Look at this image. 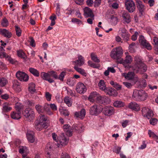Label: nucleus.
Listing matches in <instances>:
<instances>
[{"label": "nucleus", "mask_w": 158, "mask_h": 158, "mask_svg": "<svg viewBox=\"0 0 158 158\" xmlns=\"http://www.w3.org/2000/svg\"><path fill=\"white\" fill-rule=\"evenodd\" d=\"M147 94L142 89H135L133 90L132 98L135 101H144L147 98Z\"/></svg>", "instance_id": "nucleus-2"}, {"label": "nucleus", "mask_w": 158, "mask_h": 158, "mask_svg": "<svg viewBox=\"0 0 158 158\" xmlns=\"http://www.w3.org/2000/svg\"><path fill=\"white\" fill-rule=\"evenodd\" d=\"M157 121V120L156 119L152 118L150 120V123L153 125H154L156 124Z\"/></svg>", "instance_id": "nucleus-60"}, {"label": "nucleus", "mask_w": 158, "mask_h": 158, "mask_svg": "<svg viewBox=\"0 0 158 158\" xmlns=\"http://www.w3.org/2000/svg\"><path fill=\"white\" fill-rule=\"evenodd\" d=\"M47 123L45 122H39L37 120L35 123V127L38 131H40L44 128H47Z\"/></svg>", "instance_id": "nucleus-13"}, {"label": "nucleus", "mask_w": 158, "mask_h": 158, "mask_svg": "<svg viewBox=\"0 0 158 158\" xmlns=\"http://www.w3.org/2000/svg\"><path fill=\"white\" fill-rule=\"evenodd\" d=\"M60 111L61 114L64 116H68L69 114V111L66 110L60 109Z\"/></svg>", "instance_id": "nucleus-57"}, {"label": "nucleus", "mask_w": 158, "mask_h": 158, "mask_svg": "<svg viewBox=\"0 0 158 158\" xmlns=\"http://www.w3.org/2000/svg\"><path fill=\"white\" fill-rule=\"evenodd\" d=\"M132 60L133 59L131 56L130 55H128L126 56L125 60L121 59L119 63L122 64L125 68H129L128 64H131Z\"/></svg>", "instance_id": "nucleus-9"}, {"label": "nucleus", "mask_w": 158, "mask_h": 158, "mask_svg": "<svg viewBox=\"0 0 158 158\" xmlns=\"http://www.w3.org/2000/svg\"><path fill=\"white\" fill-rule=\"evenodd\" d=\"M34 133L32 131L28 130L27 133V136L28 140L30 143H33L35 141Z\"/></svg>", "instance_id": "nucleus-20"}, {"label": "nucleus", "mask_w": 158, "mask_h": 158, "mask_svg": "<svg viewBox=\"0 0 158 158\" xmlns=\"http://www.w3.org/2000/svg\"><path fill=\"white\" fill-rule=\"evenodd\" d=\"M2 25L4 27H6L8 26V21L6 18H4L2 19Z\"/></svg>", "instance_id": "nucleus-51"}, {"label": "nucleus", "mask_w": 158, "mask_h": 158, "mask_svg": "<svg viewBox=\"0 0 158 158\" xmlns=\"http://www.w3.org/2000/svg\"><path fill=\"white\" fill-rule=\"evenodd\" d=\"M135 45V44L134 42L132 43L131 44L129 45V49L131 52H135V51L134 48Z\"/></svg>", "instance_id": "nucleus-52"}, {"label": "nucleus", "mask_w": 158, "mask_h": 158, "mask_svg": "<svg viewBox=\"0 0 158 158\" xmlns=\"http://www.w3.org/2000/svg\"><path fill=\"white\" fill-rule=\"evenodd\" d=\"M2 111L4 113L10 111L12 108L10 106L8 103L5 102L2 105Z\"/></svg>", "instance_id": "nucleus-25"}, {"label": "nucleus", "mask_w": 158, "mask_h": 158, "mask_svg": "<svg viewBox=\"0 0 158 158\" xmlns=\"http://www.w3.org/2000/svg\"><path fill=\"white\" fill-rule=\"evenodd\" d=\"M113 106L116 107H121L124 106V103L123 102L120 101H115L113 104Z\"/></svg>", "instance_id": "nucleus-33"}, {"label": "nucleus", "mask_w": 158, "mask_h": 158, "mask_svg": "<svg viewBox=\"0 0 158 158\" xmlns=\"http://www.w3.org/2000/svg\"><path fill=\"white\" fill-rule=\"evenodd\" d=\"M76 90L77 93L82 94L84 93L86 91L85 86L81 82L78 83L76 86Z\"/></svg>", "instance_id": "nucleus-12"}, {"label": "nucleus", "mask_w": 158, "mask_h": 158, "mask_svg": "<svg viewBox=\"0 0 158 158\" xmlns=\"http://www.w3.org/2000/svg\"><path fill=\"white\" fill-rule=\"evenodd\" d=\"M110 21L113 25H115L118 22V19L117 17L112 16L110 18Z\"/></svg>", "instance_id": "nucleus-49"}, {"label": "nucleus", "mask_w": 158, "mask_h": 158, "mask_svg": "<svg viewBox=\"0 0 158 158\" xmlns=\"http://www.w3.org/2000/svg\"><path fill=\"white\" fill-rule=\"evenodd\" d=\"M121 36L124 40L127 41L129 39L130 35L128 32H127L123 34H121Z\"/></svg>", "instance_id": "nucleus-45"}, {"label": "nucleus", "mask_w": 158, "mask_h": 158, "mask_svg": "<svg viewBox=\"0 0 158 158\" xmlns=\"http://www.w3.org/2000/svg\"><path fill=\"white\" fill-rule=\"evenodd\" d=\"M124 85L128 88H130L132 86V85L130 83L127 82H123V83Z\"/></svg>", "instance_id": "nucleus-63"}, {"label": "nucleus", "mask_w": 158, "mask_h": 158, "mask_svg": "<svg viewBox=\"0 0 158 158\" xmlns=\"http://www.w3.org/2000/svg\"><path fill=\"white\" fill-rule=\"evenodd\" d=\"M85 110L84 109H82L80 111L75 112L74 115L77 118H79L81 119H83L85 117Z\"/></svg>", "instance_id": "nucleus-23"}, {"label": "nucleus", "mask_w": 158, "mask_h": 158, "mask_svg": "<svg viewBox=\"0 0 158 158\" xmlns=\"http://www.w3.org/2000/svg\"><path fill=\"white\" fill-rule=\"evenodd\" d=\"M153 115L152 111L149 109L148 112L145 117H146L148 119H149Z\"/></svg>", "instance_id": "nucleus-55"}, {"label": "nucleus", "mask_w": 158, "mask_h": 158, "mask_svg": "<svg viewBox=\"0 0 158 158\" xmlns=\"http://www.w3.org/2000/svg\"><path fill=\"white\" fill-rule=\"evenodd\" d=\"M149 109L148 108L146 107H143L142 110V112L143 115L144 117H145L146 114L148 111Z\"/></svg>", "instance_id": "nucleus-54"}, {"label": "nucleus", "mask_w": 158, "mask_h": 158, "mask_svg": "<svg viewBox=\"0 0 158 158\" xmlns=\"http://www.w3.org/2000/svg\"><path fill=\"white\" fill-rule=\"evenodd\" d=\"M0 34L7 38H10L12 35L11 33L6 29H0Z\"/></svg>", "instance_id": "nucleus-24"}, {"label": "nucleus", "mask_w": 158, "mask_h": 158, "mask_svg": "<svg viewBox=\"0 0 158 158\" xmlns=\"http://www.w3.org/2000/svg\"><path fill=\"white\" fill-rule=\"evenodd\" d=\"M29 70L31 73L35 77H38L40 76V72L36 69L33 68H30Z\"/></svg>", "instance_id": "nucleus-29"}, {"label": "nucleus", "mask_w": 158, "mask_h": 158, "mask_svg": "<svg viewBox=\"0 0 158 158\" xmlns=\"http://www.w3.org/2000/svg\"><path fill=\"white\" fill-rule=\"evenodd\" d=\"M97 103L106 105L109 104L110 102V99L106 96H99L97 97Z\"/></svg>", "instance_id": "nucleus-7"}, {"label": "nucleus", "mask_w": 158, "mask_h": 158, "mask_svg": "<svg viewBox=\"0 0 158 158\" xmlns=\"http://www.w3.org/2000/svg\"><path fill=\"white\" fill-rule=\"evenodd\" d=\"M23 106L19 102H17L15 106V108L17 111L21 112L22 109L23 108Z\"/></svg>", "instance_id": "nucleus-42"}, {"label": "nucleus", "mask_w": 158, "mask_h": 158, "mask_svg": "<svg viewBox=\"0 0 158 158\" xmlns=\"http://www.w3.org/2000/svg\"><path fill=\"white\" fill-rule=\"evenodd\" d=\"M139 43L148 50H150L152 49V46L151 45L147 42L143 36L142 35L139 36Z\"/></svg>", "instance_id": "nucleus-10"}, {"label": "nucleus", "mask_w": 158, "mask_h": 158, "mask_svg": "<svg viewBox=\"0 0 158 158\" xmlns=\"http://www.w3.org/2000/svg\"><path fill=\"white\" fill-rule=\"evenodd\" d=\"M39 115L40 117L39 122H45L47 120V118L46 116L44 115H42L41 114Z\"/></svg>", "instance_id": "nucleus-53"}, {"label": "nucleus", "mask_w": 158, "mask_h": 158, "mask_svg": "<svg viewBox=\"0 0 158 158\" xmlns=\"http://www.w3.org/2000/svg\"><path fill=\"white\" fill-rule=\"evenodd\" d=\"M153 42L155 46H158V38L156 36L153 38Z\"/></svg>", "instance_id": "nucleus-64"}, {"label": "nucleus", "mask_w": 158, "mask_h": 158, "mask_svg": "<svg viewBox=\"0 0 158 158\" xmlns=\"http://www.w3.org/2000/svg\"><path fill=\"white\" fill-rule=\"evenodd\" d=\"M41 76L42 78L46 80H47L50 77L48 73H46L42 72L41 73Z\"/></svg>", "instance_id": "nucleus-47"}, {"label": "nucleus", "mask_w": 158, "mask_h": 158, "mask_svg": "<svg viewBox=\"0 0 158 158\" xmlns=\"http://www.w3.org/2000/svg\"><path fill=\"white\" fill-rule=\"evenodd\" d=\"M84 15L85 18L90 17L93 18L94 15L92 10L89 8L86 7L83 9Z\"/></svg>", "instance_id": "nucleus-14"}, {"label": "nucleus", "mask_w": 158, "mask_h": 158, "mask_svg": "<svg viewBox=\"0 0 158 158\" xmlns=\"http://www.w3.org/2000/svg\"><path fill=\"white\" fill-rule=\"evenodd\" d=\"M122 76L127 79L134 81L135 82H136L139 80L138 77L137 76L135 77L134 73L133 72H129L127 73H123Z\"/></svg>", "instance_id": "nucleus-5"}, {"label": "nucleus", "mask_w": 158, "mask_h": 158, "mask_svg": "<svg viewBox=\"0 0 158 158\" xmlns=\"http://www.w3.org/2000/svg\"><path fill=\"white\" fill-rule=\"evenodd\" d=\"M84 127L81 124H79L77 126L74 127V128L73 129V130H75L78 132H81L84 130Z\"/></svg>", "instance_id": "nucleus-36"}, {"label": "nucleus", "mask_w": 158, "mask_h": 158, "mask_svg": "<svg viewBox=\"0 0 158 158\" xmlns=\"http://www.w3.org/2000/svg\"><path fill=\"white\" fill-rule=\"evenodd\" d=\"M17 54L18 56L19 57L23 59H26L27 56L25 55V53L23 52L22 50H19L17 51Z\"/></svg>", "instance_id": "nucleus-44"}, {"label": "nucleus", "mask_w": 158, "mask_h": 158, "mask_svg": "<svg viewBox=\"0 0 158 158\" xmlns=\"http://www.w3.org/2000/svg\"><path fill=\"white\" fill-rule=\"evenodd\" d=\"M24 118L26 120L31 121L35 116V112L33 110L30 108H27L23 113Z\"/></svg>", "instance_id": "nucleus-4"}, {"label": "nucleus", "mask_w": 158, "mask_h": 158, "mask_svg": "<svg viewBox=\"0 0 158 158\" xmlns=\"http://www.w3.org/2000/svg\"><path fill=\"white\" fill-rule=\"evenodd\" d=\"M102 112L106 116H110L114 112V107L110 106H106L102 109Z\"/></svg>", "instance_id": "nucleus-11"}, {"label": "nucleus", "mask_w": 158, "mask_h": 158, "mask_svg": "<svg viewBox=\"0 0 158 158\" xmlns=\"http://www.w3.org/2000/svg\"><path fill=\"white\" fill-rule=\"evenodd\" d=\"M13 89L16 91L19 92L21 90V86L18 82H14L13 85Z\"/></svg>", "instance_id": "nucleus-34"}, {"label": "nucleus", "mask_w": 158, "mask_h": 158, "mask_svg": "<svg viewBox=\"0 0 158 158\" xmlns=\"http://www.w3.org/2000/svg\"><path fill=\"white\" fill-rule=\"evenodd\" d=\"M28 90L31 94L34 93L36 90L35 84L33 83L29 84V85Z\"/></svg>", "instance_id": "nucleus-32"}, {"label": "nucleus", "mask_w": 158, "mask_h": 158, "mask_svg": "<svg viewBox=\"0 0 158 158\" xmlns=\"http://www.w3.org/2000/svg\"><path fill=\"white\" fill-rule=\"evenodd\" d=\"M101 111L98 108L97 106L94 105L91 106L89 110L90 113L92 115H97L100 113Z\"/></svg>", "instance_id": "nucleus-18"}, {"label": "nucleus", "mask_w": 158, "mask_h": 158, "mask_svg": "<svg viewBox=\"0 0 158 158\" xmlns=\"http://www.w3.org/2000/svg\"><path fill=\"white\" fill-rule=\"evenodd\" d=\"M15 27L16 35L19 37L20 36L21 34V30L20 28L18 26H15Z\"/></svg>", "instance_id": "nucleus-50"}, {"label": "nucleus", "mask_w": 158, "mask_h": 158, "mask_svg": "<svg viewBox=\"0 0 158 158\" xmlns=\"http://www.w3.org/2000/svg\"><path fill=\"white\" fill-rule=\"evenodd\" d=\"M148 133L150 137H152L156 140H158V136L156 135L153 132L149 130Z\"/></svg>", "instance_id": "nucleus-40"}, {"label": "nucleus", "mask_w": 158, "mask_h": 158, "mask_svg": "<svg viewBox=\"0 0 158 158\" xmlns=\"http://www.w3.org/2000/svg\"><path fill=\"white\" fill-rule=\"evenodd\" d=\"M97 93L96 92H93L91 93L88 98V100L92 102H94L95 98H97Z\"/></svg>", "instance_id": "nucleus-31"}, {"label": "nucleus", "mask_w": 158, "mask_h": 158, "mask_svg": "<svg viewBox=\"0 0 158 158\" xmlns=\"http://www.w3.org/2000/svg\"><path fill=\"white\" fill-rule=\"evenodd\" d=\"M17 78L21 81H28L29 77L25 73L18 71L16 73Z\"/></svg>", "instance_id": "nucleus-6"}, {"label": "nucleus", "mask_w": 158, "mask_h": 158, "mask_svg": "<svg viewBox=\"0 0 158 158\" xmlns=\"http://www.w3.org/2000/svg\"><path fill=\"white\" fill-rule=\"evenodd\" d=\"M104 91L107 94L111 96H115L118 94L117 92L112 88H107Z\"/></svg>", "instance_id": "nucleus-17"}, {"label": "nucleus", "mask_w": 158, "mask_h": 158, "mask_svg": "<svg viewBox=\"0 0 158 158\" xmlns=\"http://www.w3.org/2000/svg\"><path fill=\"white\" fill-rule=\"evenodd\" d=\"M61 158H70V157L67 153L64 152L61 154Z\"/></svg>", "instance_id": "nucleus-62"}, {"label": "nucleus", "mask_w": 158, "mask_h": 158, "mask_svg": "<svg viewBox=\"0 0 158 158\" xmlns=\"http://www.w3.org/2000/svg\"><path fill=\"white\" fill-rule=\"evenodd\" d=\"M129 108L135 111H138L140 110L139 105L135 102H132L130 103L128 105Z\"/></svg>", "instance_id": "nucleus-21"}, {"label": "nucleus", "mask_w": 158, "mask_h": 158, "mask_svg": "<svg viewBox=\"0 0 158 158\" xmlns=\"http://www.w3.org/2000/svg\"><path fill=\"white\" fill-rule=\"evenodd\" d=\"M35 108L36 111L40 114L44 113L43 106L39 104H37L35 106Z\"/></svg>", "instance_id": "nucleus-38"}, {"label": "nucleus", "mask_w": 158, "mask_h": 158, "mask_svg": "<svg viewBox=\"0 0 158 158\" xmlns=\"http://www.w3.org/2000/svg\"><path fill=\"white\" fill-rule=\"evenodd\" d=\"M49 74V75L50 77H52L55 78H57L58 77V76L56 73L54 71H52L49 72H48Z\"/></svg>", "instance_id": "nucleus-56"}, {"label": "nucleus", "mask_w": 158, "mask_h": 158, "mask_svg": "<svg viewBox=\"0 0 158 158\" xmlns=\"http://www.w3.org/2000/svg\"><path fill=\"white\" fill-rule=\"evenodd\" d=\"M138 33L137 31H135V33L131 36V39L133 41H135L137 39V36L138 35Z\"/></svg>", "instance_id": "nucleus-61"}, {"label": "nucleus", "mask_w": 158, "mask_h": 158, "mask_svg": "<svg viewBox=\"0 0 158 158\" xmlns=\"http://www.w3.org/2000/svg\"><path fill=\"white\" fill-rule=\"evenodd\" d=\"M123 54V50L120 46L116 47L112 49L110 53L111 57L115 60L120 59Z\"/></svg>", "instance_id": "nucleus-3"}, {"label": "nucleus", "mask_w": 158, "mask_h": 158, "mask_svg": "<svg viewBox=\"0 0 158 158\" xmlns=\"http://www.w3.org/2000/svg\"><path fill=\"white\" fill-rule=\"evenodd\" d=\"M64 102L69 107L71 106L72 105V101L71 98L69 97H65L64 98Z\"/></svg>", "instance_id": "nucleus-43"}, {"label": "nucleus", "mask_w": 158, "mask_h": 158, "mask_svg": "<svg viewBox=\"0 0 158 158\" xmlns=\"http://www.w3.org/2000/svg\"><path fill=\"white\" fill-rule=\"evenodd\" d=\"M63 128L64 131L66 132L67 135L69 136H72L73 129L68 124L64 125Z\"/></svg>", "instance_id": "nucleus-19"}, {"label": "nucleus", "mask_w": 158, "mask_h": 158, "mask_svg": "<svg viewBox=\"0 0 158 158\" xmlns=\"http://www.w3.org/2000/svg\"><path fill=\"white\" fill-rule=\"evenodd\" d=\"M137 6L139 12L141 14L144 11V5L143 4L142 2L140 1H137L136 2Z\"/></svg>", "instance_id": "nucleus-28"}, {"label": "nucleus", "mask_w": 158, "mask_h": 158, "mask_svg": "<svg viewBox=\"0 0 158 158\" xmlns=\"http://www.w3.org/2000/svg\"><path fill=\"white\" fill-rule=\"evenodd\" d=\"M69 139L62 134L60 138L59 143L62 146H65L67 145L69 142ZM58 144H59V143H57Z\"/></svg>", "instance_id": "nucleus-22"}, {"label": "nucleus", "mask_w": 158, "mask_h": 158, "mask_svg": "<svg viewBox=\"0 0 158 158\" xmlns=\"http://www.w3.org/2000/svg\"><path fill=\"white\" fill-rule=\"evenodd\" d=\"M4 50L3 47L0 46V58H2L6 57V54L4 52Z\"/></svg>", "instance_id": "nucleus-48"}, {"label": "nucleus", "mask_w": 158, "mask_h": 158, "mask_svg": "<svg viewBox=\"0 0 158 158\" xmlns=\"http://www.w3.org/2000/svg\"><path fill=\"white\" fill-rule=\"evenodd\" d=\"M122 17L123 19V23H124L128 24L131 22V18L130 15L128 12H123Z\"/></svg>", "instance_id": "nucleus-16"}, {"label": "nucleus", "mask_w": 158, "mask_h": 158, "mask_svg": "<svg viewBox=\"0 0 158 158\" xmlns=\"http://www.w3.org/2000/svg\"><path fill=\"white\" fill-rule=\"evenodd\" d=\"M50 105L48 103H45L43 106L44 112L45 111L47 114L51 115L53 114V113L51 111L50 108Z\"/></svg>", "instance_id": "nucleus-26"}, {"label": "nucleus", "mask_w": 158, "mask_h": 158, "mask_svg": "<svg viewBox=\"0 0 158 158\" xmlns=\"http://www.w3.org/2000/svg\"><path fill=\"white\" fill-rule=\"evenodd\" d=\"M45 97L48 101H50L51 100L52 95L49 92H46L45 93Z\"/></svg>", "instance_id": "nucleus-58"}, {"label": "nucleus", "mask_w": 158, "mask_h": 158, "mask_svg": "<svg viewBox=\"0 0 158 158\" xmlns=\"http://www.w3.org/2000/svg\"><path fill=\"white\" fill-rule=\"evenodd\" d=\"M7 82V80L5 78H0V87H2L5 86Z\"/></svg>", "instance_id": "nucleus-41"}, {"label": "nucleus", "mask_w": 158, "mask_h": 158, "mask_svg": "<svg viewBox=\"0 0 158 158\" xmlns=\"http://www.w3.org/2000/svg\"><path fill=\"white\" fill-rule=\"evenodd\" d=\"M110 83L118 90H120L122 88L121 85L116 82H114L113 81H111Z\"/></svg>", "instance_id": "nucleus-35"}, {"label": "nucleus", "mask_w": 158, "mask_h": 158, "mask_svg": "<svg viewBox=\"0 0 158 158\" xmlns=\"http://www.w3.org/2000/svg\"><path fill=\"white\" fill-rule=\"evenodd\" d=\"M135 65L132 69L136 73L142 74L147 70V67L142 61L141 56H136L134 58Z\"/></svg>", "instance_id": "nucleus-1"}, {"label": "nucleus", "mask_w": 158, "mask_h": 158, "mask_svg": "<svg viewBox=\"0 0 158 158\" xmlns=\"http://www.w3.org/2000/svg\"><path fill=\"white\" fill-rule=\"evenodd\" d=\"M74 69L77 72L81 74L84 76H86V73L85 72V71L84 69H82L78 67V66H74Z\"/></svg>", "instance_id": "nucleus-30"}, {"label": "nucleus", "mask_w": 158, "mask_h": 158, "mask_svg": "<svg viewBox=\"0 0 158 158\" xmlns=\"http://www.w3.org/2000/svg\"><path fill=\"white\" fill-rule=\"evenodd\" d=\"M78 59L73 61L74 63V66L81 67L85 63L84 58L81 55H79L78 56Z\"/></svg>", "instance_id": "nucleus-15"}, {"label": "nucleus", "mask_w": 158, "mask_h": 158, "mask_svg": "<svg viewBox=\"0 0 158 158\" xmlns=\"http://www.w3.org/2000/svg\"><path fill=\"white\" fill-rule=\"evenodd\" d=\"M76 81L75 78H73L68 79L67 81V84L70 86H73L75 85Z\"/></svg>", "instance_id": "nucleus-39"}, {"label": "nucleus", "mask_w": 158, "mask_h": 158, "mask_svg": "<svg viewBox=\"0 0 158 158\" xmlns=\"http://www.w3.org/2000/svg\"><path fill=\"white\" fill-rule=\"evenodd\" d=\"M98 85L99 89L101 90L105 91L106 88L104 81L103 80H101Z\"/></svg>", "instance_id": "nucleus-37"}, {"label": "nucleus", "mask_w": 158, "mask_h": 158, "mask_svg": "<svg viewBox=\"0 0 158 158\" xmlns=\"http://www.w3.org/2000/svg\"><path fill=\"white\" fill-rule=\"evenodd\" d=\"M126 8L130 12H133L135 9V4L131 0H127L125 2Z\"/></svg>", "instance_id": "nucleus-8"}, {"label": "nucleus", "mask_w": 158, "mask_h": 158, "mask_svg": "<svg viewBox=\"0 0 158 158\" xmlns=\"http://www.w3.org/2000/svg\"><path fill=\"white\" fill-rule=\"evenodd\" d=\"M50 107L52 110L53 111H56L57 110V107L54 104H50Z\"/></svg>", "instance_id": "nucleus-59"}, {"label": "nucleus", "mask_w": 158, "mask_h": 158, "mask_svg": "<svg viewBox=\"0 0 158 158\" xmlns=\"http://www.w3.org/2000/svg\"><path fill=\"white\" fill-rule=\"evenodd\" d=\"M11 118L14 119H18L21 118V112L17 111L13 112L11 113Z\"/></svg>", "instance_id": "nucleus-27"}, {"label": "nucleus", "mask_w": 158, "mask_h": 158, "mask_svg": "<svg viewBox=\"0 0 158 158\" xmlns=\"http://www.w3.org/2000/svg\"><path fill=\"white\" fill-rule=\"evenodd\" d=\"M91 59L94 62L99 63L100 62L99 59H98L97 56L94 53H91Z\"/></svg>", "instance_id": "nucleus-46"}]
</instances>
